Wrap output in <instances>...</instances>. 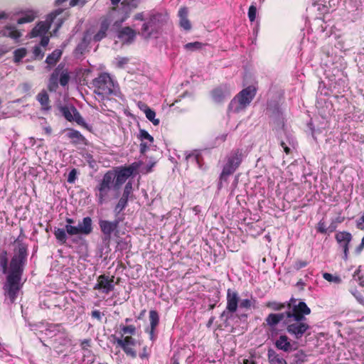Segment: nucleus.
<instances>
[{"label":"nucleus","instance_id":"nucleus-1","mask_svg":"<svg viewBox=\"0 0 364 364\" xmlns=\"http://www.w3.org/2000/svg\"><path fill=\"white\" fill-rule=\"evenodd\" d=\"M291 297L287 301V318L284 321L288 333L296 339L301 338L310 329V325L305 317L311 314V309L304 301H299Z\"/></svg>","mask_w":364,"mask_h":364},{"label":"nucleus","instance_id":"nucleus-2","mask_svg":"<svg viewBox=\"0 0 364 364\" xmlns=\"http://www.w3.org/2000/svg\"><path fill=\"white\" fill-rule=\"evenodd\" d=\"M91 85L93 88V92L101 100H104L114 92V81L107 73H100L98 77L92 80Z\"/></svg>","mask_w":364,"mask_h":364},{"label":"nucleus","instance_id":"nucleus-3","mask_svg":"<svg viewBox=\"0 0 364 364\" xmlns=\"http://www.w3.org/2000/svg\"><path fill=\"white\" fill-rule=\"evenodd\" d=\"M244 157L242 149H236L230 151L227 156V161L220 176L218 188L222 187L223 182H227L229 176L232 175L240 165Z\"/></svg>","mask_w":364,"mask_h":364},{"label":"nucleus","instance_id":"nucleus-4","mask_svg":"<svg viewBox=\"0 0 364 364\" xmlns=\"http://www.w3.org/2000/svg\"><path fill=\"white\" fill-rule=\"evenodd\" d=\"M256 95V89L249 86L242 90L230 102L228 110L237 113L244 110L252 102Z\"/></svg>","mask_w":364,"mask_h":364},{"label":"nucleus","instance_id":"nucleus-5","mask_svg":"<svg viewBox=\"0 0 364 364\" xmlns=\"http://www.w3.org/2000/svg\"><path fill=\"white\" fill-rule=\"evenodd\" d=\"M168 20V16L159 12L151 13L141 26L140 35L145 39L156 33L161 26Z\"/></svg>","mask_w":364,"mask_h":364},{"label":"nucleus","instance_id":"nucleus-6","mask_svg":"<svg viewBox=\"0 0 364 364\" xmlns=\"http://www.w3.org/2000/svg\"><path fill=\"white\" fill-rule=\"evenodd\" d=\"M115 176L114 171H107L96 186V196L100 204H103L108 199L109 193L112 189L118 190L115 188Z\"/></svg>","mask_w":364,"mask_h":364},{"label":"nucleus","instance_id":"nucleus-7","mask_svg":"<svg viewBox=\"0 0 364 364\" xmlns=\"http://www.w3.org/2000/svg\"><path fill=\"white\" fill-rule=\"evenodd\" d=\"M92 229H55L54 235L60 244H64L67 240V235L72 237L73 242L83 240L82 235H89Z\"/></svg>","mask_w":364,"mask_h":364},{"label":"nucleus","instance_id":"nucleus-8","mask_svg":"<svg viewBox=\"0 0 364 364\" xmlns=\"http://www.w3.org/2000/svg\"><path fill=\"white\" fill-rule=\"evenodd\" d=\"M62 11V9H57L48 16L46 21L39 22L32 29L30 34L31 38L44 36L50 28L51 23L56 18L57 16L60 15Z\"/></svg>","mask_w":364,"mask_h":364},{"label":"nucleus","instance_id":"nucleus-9","mask_svg":"<svg viewBox=\"0 0 364 364\" xmlns=\"http://www.w3.org/2000/svg\"><path fill=\"white\" fill-rule=\"evenodd\" d=\"M226 308L221 314L220 316H226L227 318L232 316L237 310L240 303V296L238 292L235 290L228 289L226 295Z\"/></svg>","mask_w":364,"mask_h":364},{"label":"nucleus","instance_id":"nucleus-10","mask_svg":"<svg viewBox=\"0 0 364 364\" xmlns=\"http://www.w3.org/2000/svg\"><path fill=\"white\" fill-rule=\"evenodd\" d=\"M115 342L122 348L124 353L132 358L136 357V351L133 348L136 346V341L132 336H121L119 338L114 336Z\"/></svg>","mask_w":364,"mask_h":364},{"label":"nucleus","instance_id":"nucleus-11","mask_svg":"<svg viewBox=\"0 0 364 364\" xmlns=\"http://www.w3.org/2000/svg\"><path fill=\"white\" fill-rule=\"evenodd\" d=\"M21 279L18 278L6 277V282L4 285L5 294L9 298L10 301L14 303L21 289Z\"/></svg>","mask_w":364,"mask_h":364},{"label":"nucleus","instance_id":"nucleus-12","mask_svg":"<svg viewBox=\"0 0 364 364\" xmlns=\"http://www.w3.org/2000/svg\"><path fill=\"white\" fill-rule=\"evenodd\" d=\"M114 277L109 278L105 274H101L97 277V283L94 286L95 290H101L105 294H109L114 289Z\"/></svg>","mask_w":364,"mask_h":364},{"label":"nucleus","instance_id":"nucleus-13","mask_svg":"<svg viewBox=\"0 0 364 364\" xmlns=\"http://www.w3.org/2000/svg\"><path fill=\"white\" fill-rule=\"evenodd\" d=\"M335 238L339 247L343 249V259L346 261L348 258L349 243L352 240V235L346 231H341L336 234Z\"/></svg>","mask_w":364,"mask_h":364},{"label":"nucleus","instance_id":"nucleus-14","mask_svg":"<svg viewBox=\"0 0 364 364\" xmlns=\"http://www.w3.org/2000/svg\"><path fill=\"white\" fill-rule=\"evenodd\" d=\"M134 168L132 166L122 167L118 171H114L115 188L119 189L121 186L126 182L127 178L132 175Z\"/></svg>","mask_w":364,"mask_h":364},{"label":"nucleus","instance_id":"nucleus-15","mask_svg":"<svg viewBox=\"0 0 364 364\" xmlns=\"http://www.w3.org/2000/svg\"><path fill=\"white\" fill-rule=\"evenodd\" d=\"M287 318V311L279 314H269L263 323V326H268L273 334V331H274V328L277 325H278L281 321H284Z\"/></svg>","mask_w":364,"mask_h":364},{"label":"nucleus","instance_id":"nucleus-16","mask_svg":"<svg viewBox=\"0 0 364 364\" xmlns=\"http://www.w3.org/2000/svg\"><path fill=\"white\" fill-rule=\"evenodd\" d=\"M293 346L294 343H291V339L285 334L280 335L274 342V346L285 353H290L295 350L296 348Z\"/></svg>","mask_w":364,"mask_h":364},{"label":"nucleus","instance_id":"nucleus-17","mask_svg":"<svg viewBox=\"0 0 364 364\" xmlns=\"http://www.w3.org/2000/svg\"><path fill=\"white\" fill-rule=\"evenodd\" d=\"M136 31L129 26L120 29L117 33V38L124 43L130 44L136 38Z\"/></svg>","mask_w":364,"mask_h":364},{"label":"nucleus","instance_id":"nucleus-18","mask_svg":"<svg viewBox=\"0 0 364 364\" xmlns=\"http://www.w3.org/2000/svg\"><path fill=\"white\" fill-rule=\"evenodd\" d=\"M23 262H24L21 261L20 259H17V258L12 257L10 262L11 271L7 277L21 279Z\"/></svg>","mask_w":364,"mask_h":364},{"label":"nucleus","instance_id":"nucleus-19","mask_svg":"<svg viewBox=\"0 0 364 364\" xmlns=\"http://www.w3.org/2000/svg\"><path fill=\"white\" fill-rule=\"evenodd\" d=\"M230 95V91L227 85H221L212 91L213 99L216 102H221Z\"/></svg>","mask_w":364,"mask_h":364},{"label":"nucleus","instance_id":"nucleus-20","mask_svg":"<svg viewBox=\"0 0 364 364\" xmlns=\"http://www.w3.org/2000/svg\"><path fill=\"white\" fill-rule=\"evenodd\" d=\"M58 70V81L61 86H66L70 80V75L69 72L67 69L65 68V66L62 64L58 65V66L53 70V72H56Z\"/></svg>","mask_w":364,"mask_h":364},{"label":"nucleus","instance_id":"nucleus-21","mask_svg":"<svg viewBox=\"0 0 364 364\" xmlns=\"http://www.w3.org/2000/svg\"><path fill=\"white\" fill-rule=\"evenodd\" d=\"M188 10L186 7H182L178 11L179 25L186 31L191 29V23L188 18Z\"/></svg>","mask_w":364,"mask_h":364},{"label":"nucleus","instance_id":"nucleus-22","mask_svg":"<svg viewBox=\"0 0 364 364\" xmlns=\"http://www.w3.org/2000/svg\"><path fill=\"white\" fill-rule=\"evenodd\" d=\"M36 100L41 105V110L48 112L51 109L49 96L45 90H41L36 96Z\"/></svg>","mask_w":364,"mask_h":364},{"label":"nucleus","instance_id":"nucleus-23","mask_svg":"<svg viewBox=\"0 0 364 364\" xmlns=\"http://www.w3.org/2000/svg\"><path fill=\"white\" fill-rule=\"evenodd\" d=\"M267 358L269 364H287L283 355L281 353H278L272 348L268 349Z\"/></svg>","mask_w":364,"mask_h":364},{"label":"nucleus","instance_id":"nucleus-24","mask_svg":"<svg viewBox=\"0 0 364 364\" xmlns=\"http://www.w3.org/2000/svg\"><path fill=\"white\" fill-rule=\"evenodd\" d=\"M2 36L9 37L14 40H18L22 35L16 30L15 26H6L1 32Z\"/></svg>","mask_w":364,"mask_h":364},{"label":"nucleus","instance_id":"nucleus-25","mask_svg":"<svg viewBox=\"0 0 364 364\" xmlns=\"http://www.w3.org/2000/svg\"><path fill=\"white\" fill-rule=\"evenodd\" d=\"M67 136L72 140L73 144H82L85 140V138L82 134L77 130L69 129L67 133Z\"/></svg>","mask_w":364,"mask_h":364},{"label":"nucleus","instance_id":"nucleus-26","mask_svg":"<svg viewBox=\"0 0 364 364\" xmlns=\"http://www.w3.org/2000/svg\"><path fill=\"white\" fill-rule=\"evenodd\" d=\"M61 55L62 51L60 50L55 49L47 56L46 63L49 65H54L59 60Z\"/></svg>","mask_w":364,"mask_h":364},{"label":"nucleus","instance_id":"nucleus-27","mask_svg":"<svg viewBox=\"0 0 364 364\" xmlns=\"http://www.w3.org/2000/svg\"><path fill=\"white\" fill-rule=\"evenodd\" d=\"M60 112L64 117L69 122L74 120V117L75 115L76 112H77V109L74 107H62L60 108Z\"/></svg>","mask_w":364,"mask_h":364},{"label":"nucleus","instance_id":"nucleus-28","mask_svg":"<svg viewBox=\"0 0 364 364\" xmlns=\"http://www.w3.org/2000/svg\"><path fill=\"white\" fill-rule=\"evenodd\" d=\"M140 1L141 0H124L122 2V5L123 6V8L126 14H128L131 12L132 10L138 8Z\"/></svg>","mask_w":364,"mask_h":364},{"label":"nucleus","instance_id":"nucleus-29","mask_svg":"<svg viewBox=\"0 0 364 364\" xmlns=\"http://www.w3.org/2000/svg\"><path fill=\"white\" fill-rule=\"evenodd\" d=\"M36 17V13L33 11H27L24 12L21 17L17 20L18 24L30 23L33 21Z\"/></svg>","mask_w":364,"mask_h":364},{"label":"nucleus","instance_id":"nucleus-30","mask_svg":"<svg viewBox=\"0 0 364 364\" xmlns=\"http://www.w3.org/2000/svg\"><path fill=\"white\" fill-rule=\"evenodd\" d=\"M0 267L3 274L8 271V254L5 250H0Z\"/></svg>","mask_w":364,"mask_h":364},{"label":"nucleus","instance_id":"nucleus-31","mask_svg":"<svg viewBox=\"0 0 364 364\" xmlns=\"http://www.w3.org/2000/svg\"><path fill=\"white\" fill-rule=\"evenodd\" d=\"M149 320L150 326L149 327L157 328L159 324V315L156 310L152 309L149 311Z\"/></svg>","mask_w":364,"mask_h":364},{"label":"nucleus","instance_id":"nucleus-32","mask_svg":"<svg viewBox=\"0 0 364 364\" xmlns=\"http://www.w3.org/2000/svg\"><path fill=\"white\" fill-rule=\"evenodd\" d=\"M90 35L88 33V32H86L82 39V41L77 45L76 50L80 53H82L88 46L90 42Z\"/></svg>","mask_w":364,"mask_h":364},{"label":"nucleus","instance_id":"nucleus-33","mask_svg":"<svg viewBox=\"0 0 364 364\" xmlns=\"http://www.w3.org/2000/svg\"><path fill=\"white\" fill-rule=\"evenodd\" d=\"M146 117L153 123L154 125L156 126L159 124V119L156 118V112L151 109V108L145 106V109L144 110Z\"/></svg>","mask_w":364,"mask_h":364},{"label":"nucleus","instance_id":"nucleus-34","mask_svg":"<svg viewBox=\"0 0 364 364\" xmlns=\"http://www.w3.org/2000/svg\"><path fill=\"white\" fill-rule=\"evenodd\" d=\"M265 306L271 309L273 311H279L282 310L285 307H287V303H281V302H277L275 301H267L265 304Z\"/></svg>","mask_w":364,"mask_h":364},{"label":"nucleus","instance_id":"nucleus-35","mask_svg":"<svg viewBox=\"0 0 364 364\" xmlns=\"http://www.w3.org/2000/svg\"><path fill=\"white\" fill-rule=\"evenodd\" d=\"M14 62L15 63H19L22 59L26 57L27 54V50L25 48H20L16 49L14 53Z\"/></svg>","mask_w":364,"mask_h":364},{"label":"nucleus","instance_id":"nucleus-36","mask_svg":"<svg viewBox=\"0 0 364 364\" xmlns=\"http://www.w3.org/2000/svg\"><path fill=\"white\" fill-rule=\"evenodd\" d=\"M185 159L187 163L191 162L199 165L200 154L196 150L190 153H186Z\"/></svg>","mask_w":364,"mask_h":364},{"label":"nucleus","instance_id":"nucleus-37","mask_svg":"<svg viewBox=\"0 0 364 364\" xmlns=\"http://www.w3.org/2000/svg\"><path fill=\"white\" fill-rule=\"evenodd\" d=\"M27 257V247L23 244L18 245L17 253L13 257V258H17L21 261L24 262Z\"/></svg>","mask_w":364,"mask_h":364},{"label":"nucleus","instance_id":"nucleus-38","mask_svg":"<svg viewBox=\"0 0 364 364\" xmlns=\"http://www.w3.org/2000/svg\"><path fill=\"white\" fill-rule=\"evenodd\" d=\"M58 87V70L56 72H53L48 83V89L50 91H55L57 87Z\"/></svg>","mask_w":364,"mask_h":364},{"label":"nucleus","instance_id":"nucleus-39","mask_svg":"<svg viewBox=\"0 0 364 364\" xmlns=\"http://www.w3.org/2000/svg\"><path fill=\"white\" fill-rule=\"evenodd\" d=\"M136 327L134 325H128V326H120V334L121 336H124L126 334H129V336H133L136 333Z\"/></svg>","mask_w":364,"mask_h":364},{"label":"nucleus","instance_id":"nucleus-40","mask_svg":"<svg viewBox=\"0 0 364 364\" xmlns=\"http://www.w3.org/2000/svg\"><path fill=\"white\" fill-rule=\"evenodd\" d=\"M138 139L141 141H148L150 144H152L154 142V137L151 136L148 132H146L145 129H139V132L138 134Z\"/></svg>","mask_w":364,"mask_h":364},{"label":"nucleus","instance_id":"nucleus-41","mask_svg":"<svg viewBox=\"0 0 364 364\" xmlns=\"http://www.w3.org/2000/svg\"><path fill=\"white\" fill-rule=\"evenodd\" d=\"M203 44L199 41L188 43L184 45V48L188 51H196L202 48Z\"/></svg>","mask_w":364,"mask_h":364},{"label":"nucleus","instance_id":"nucleus-42","mask_svg":"<svg viewBox=\"0 0 364 364\" xmlns=\"http://www.w3.org/2000/svg\"><path fill=\"white\" fill-rule=\"evenodd\" d=\"M323 277L324 279L329 282H333L336 284H339L341 282V279L338 276H334L330 273L325 272L323 274Z\"/></svg>","mask_w":364,"mask_h":364},{"label":"nucleus","instance_id":"nucleus-43","mask_svg":"<svg viewBox=\"0 0 364 364\" xmlns=\"http://www.w3.org/2000/svg\"><path fill=\"white\" fill-rule=\"evenodd\" d=\"M119 221L115 220L112 222L107 220H100V228H118L119 225Z\"/></svg>","mask_w":364,"mask_h":364},{"label":"nucleus","instance_id":"nucleus-44","mask_svg":"<svg viewBox=\"0 0 364 364\" xmlns=\"http://www.w3.org/2000/svg\"><path fill=\"white\" fill-rule=\"evenodd\" d=\"M255 302V300H252L249 299H242L239 303V306L242 309H250L253 305L252 304Z\"/></svg>","mask_w":364,"mask_h":364},{"label":"nucleus","instance_id":"nucleus-45","mask_svg":"<svg viewBox=\"0 0 364 364\" xmlns=\"http://www.w3.org/2000/svg\"><path fill=\"white\" fill-rule=\"evenodd\" d=\"M345 218L341 215V213L331 218V224L329 228H336V226L338 224H341L343 222Z\"/></svg>","mask_w":364,"mask_h":364},{"label":"nucleus","instance_id":"nucleus-46","mask_svg":"<svg viewBox=\"0 0 364 364\" xmlns=\"http://www.w3.org/2000/svg\"><path fill=\"white\" fill-rule=\"evenodd\" d=\"M256 14H257L256 6L255 4H252L250 6L249 10H248V18L251 22H253L255 21Z\"/></svg>","mask_w":364,"mask_h":364},{"label":"nucleus","instance_id":"nucleus-47","mask_svg":"<svg viewBox=\"0 0 364 364\" xmlns=\"http://www.w3.org/2000/svg\"><path fill=\"white\" fill-rule=\"evenodd\" d=\"M33 58L35 59L41 60L44 56V52L40 46H36L33 50Z\"/></svg>","mask_w":364,"mask_h":364},{"label":"nucleus","instance_id":"nucleus-48","mask_svg":"<svg viewBox=\"0 0 364 364\" xmlns=\"http://www.w3.org/2000/svg\"><path fill=\"white\" fill-rule=\"evenodd\" d=\"M127 201L128 199L121 197L115 207V210L117 212L122 211L127 206Z\"/></svg>","mask_w":364,"mask_h":364},{"label":"nucleus","instance_id":"nucleus-49","mask_svg":"<svg viewBox=\"0 0 364 364\" xmlns=\"http://www.w3.org/2000/svg\"><path fill=\"white\" fill-rule=\"evenodd\" d=\"M156 328L152 327H147L145 328V332L149 334V339L154 341L156 339Z\"/></svg>","mask_w":364,"mask_h":364},{"label":"nucleus","instance_id":"nucleus-50","mask_svg":"<svg viewBox=\"0 0 364 364\" xmlns=\"http://www.w3.org/2000/svg\"><path fill=\"white\" fill-rule=\"evenodd\" d=\"M294 356L296 362L302 363L306 361V355L302 350L298 351Z\"/></svg>","mask_w":364,"mask_h":364},{"label":"nucleus","instance_id":"nucleus-51","mask_svg":"<svg viewBox=\"0 0 364 364\" xmlns=\"http://www.w3.org/2000/svg\"><path fill=\"white\" fill-rule=\"evenodd\" d=\"M92 219L90 217L83 218L82 223H79L77 228H91Z\"/></svg>","mask_w":364,"mask_h":364},{"label":"nucleus","instance_id":"nucleus-52","mask_svg":"<svg viewBox=\"0 0 364 364\" xmlns=\"http://www.w3.org/2000/svg\"><path fill=\"white\" fill-rule=\"evenodd\" d=\"M115 60L117 66L119 68H123L129 62V58L126 57H117Z\"/></svg>","mask_w":364,"mask_h":364},{"label":"nucleus","instance_id":"nucleus-53","mask_svg":"<svg viewBox=\"0 0 364 364\" xmlns=\"http://www.w3.org/2000/svg\"><path fill=\"white\" fill-rule=\"evenodd\" d=\"M132 185L130 182H129L124 186L123 194H122V197L128 199L130 193H132Z\"/></svg>","mask_w":364,"mask_h":364},{"label":"nucleus","instance_id":"nucleus-54","mask_svg":"<svg viewBox=\"0 0 364 364\" xmlns=\"http://www.w3.org/2000/svg\"><path fill=\"white\" fill-rule=\"evenodd\" d=\"M77 170L75 168H73L69 172V174H68V178H67V181L69 183H75V180L77 179Z\"/></svg>","mask_w":364,"mask_h":364},{"label":"nucleus","instance_id":"nucleus-55","mask_svg":"<svg viewBox=\"0 0 364 364\" xmlns=\"http://www.w3.org/2000/svg\"><path fill=\"white\" fill-rule=\"evenodd\" d=\"M150 356V350L148 346H145L142 348L141 353H139V358L141 359H149Z\"/></svg>","mask_w":364,"mask_h":364},{"label":"nucleus","instance_id":"nucleus-56","mask_svg":"<svg viewBox=\"0 0 364 364\" xmlns=\"http://www.w3.org/2000/svg\"><path fill=\"white\" fill-rule=\"evenodd\" d=\"M151 144L148 141H141L140 144V153L142 154H145L149 149Z\"/></svg>","mask_w":364,"mask_h":364},{"label":"nucleus","instance_id":"nucleus-57","mask_svg":"<svg viewBox=\"0 0 364 364\" xmlns=\"http://www.w3.org/2000/svg\"><path fill=\"white\" fill-rule=\"evenodd\" d=\"M109 21L107 20V19H104L101 21L100 23V29L106 33H107V31L109 28Z\"/></svg>","mask_w":364,"mask_h":364},{"label":"nucleus","instance_id":"nucleus-58","mask_svg":"<svg viewBox=\"0 0 364 364\" xmlns=\"http://www.w3.org/2000/svg\"><path fill=\"white\" fill-rule=\"evenodd\" d=\"M106 37V33L102 31L100 29L99 31L94 36L93 40L95 42L100 41L102 39Z\"/></svg>","mask_w":364,"mask_h":364},{"label":"nucleus","instance_id":"nucleus-59","mask_svg":"<svg viewBox=\"0 0 364 364\" xmlns=\"http://www.w3.org/2000/svg\"><path fill=\"white\" fill-rule=\"evenodd\" d=\"M307 265V262L306 261L299 260L296 261L294 264V269L299 270L301 268L305 267Z\"/></svg>","mask_w":364,"mask_h":364},{"label":"nucleus","instance_id":"nucleus-60","mask_svg":"<svg viewBox=\"0 0 364 364\" xmlns=\"http://www.w3.org/2000/svg\"><path fill=\"white\" fill-rule=\"evenodd\" d=\"M91 316L92 318L97 319L98 321H101L102 319V314L99 310H94L91 313Z\"/></svg>","mask_w":364,"mask_h":364},{"label":"nucleus","instance_id":"nucleus-61","mask_svg":"<svg viewBox=\"0 0 364 364\" xmlns=\"http://www.w3.org/2000/svg\"><path fill=\"white\" fill-rule=\"evenodd\" d=\"M63 23V20L62 18L58 19V21L56 22V26L53 31V35L57 34L58 29L61 27Z\"/></svg>","mask_w":364,"mask_h":364},{"label":"nucleus","instance_id":"nucleus-62","mask_svg":"<svg viewBox=\"0 0 364 364\" xmlns=\"http://www.w3.org/2000/svg\"><path fill=\"white\" fill-rule=\"evenodd\" d=\"M74 120L79 124H84V119L80 116V113L78 112H76L75 115L74 117Z\"/></svg>","mask_w":364,"mask_h":364},{"label":"nucleus","instance_id":"nucleus-63","mask_svg":"<svg viewBox=\"0 0 364 364\" xmlns=\"http://www.w3.org/2000/svg\"><path fill=\"white\" fill-rule=\"evenodd\" d=\"M134 20L144 21L145 20V16L144 12H139L134 15Z\"/></svg>","mask_w":364,"mask_h":364},{"label":"nucleus","instance_id":"nucleus-64","mask_svg":"<svg viewBox=\"0 0 364 364\" xmlns=\"http://www.w3.org/2000/svg\"><path fill=\"white\" fill-rule=\"evenodd\" d=\"M90 339H85L81 341L80 346L83 350H85L87 347L90 346Z\"/></svg>","mask_w":364,"mask_h":364}]
</instances>
